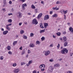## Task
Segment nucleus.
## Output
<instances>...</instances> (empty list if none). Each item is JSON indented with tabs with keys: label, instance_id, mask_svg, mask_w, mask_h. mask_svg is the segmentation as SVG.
Masks as SVG:
<instances>
[{
	"label": "nucleus",
	"instance_id": "79ce46f5",
	"mask_svg": "<svg viewBox=\"0 0 73 73\" xmlns=\"http://www.w3.org/2000/svg\"><path fill=\"white\" fill-rule=\"evenodd\" d=\"M67 73H72V72L70 71H67Z\"/></svg>",
	"mask_w": 73,
	"mask_h": 73
},
{
	"label": "nucleus",
	"instance_id": "72a5a7b5",
	"mask_svg": "<svg viewBox=\"0 0 73 73\" xmlns=\"http://www.w3.org/2000/svg\"><path fill=\"white\" fill-rule=\"evenodd\" d=\"M34 35V34L32 33H31L30 34V36H31V37H33V35Z\"/></svg>",
	"mask_w": 73,
	"mask_h": 73
},
{
	"label": "nucleus",
	"instance_id": "ddd939ff",
	"mask_svg": "<svg viewBox=\"0 0 73 73\" xmlns=\"http://www.w3.org/2000/svg\"><path fill=\"white\" fill-rule=\"evenodd\" d=\"M69 30L71 32L73 33V29L72 27H70L69 28Z\"/></svg>",
	"mask_w": 73,
	"mask_h": 73
},
{
	"label": "nucleus",
	"instance_id": "4be33fe9",
	"mask_svg": "<svg viewBox=\"0 0 73 73\" xmlns=\"http://www.w3.org/2000/svg\"><path fill=\"white\" fill-rule=\"evenodd\" d=\"M17 41H14L13 43V45L15 46V44H17Z\"/></svg>",
	"mask_w": 73,
	"mask_h": 73
},
{
	"label": "nucleus",
	"instance_id": "0e129e2a",
	"mask_svg": "<svg viewBox=\"0 0 73 73\" xmlns=\"http://www.w3.org/2000/svg\"><path fill=\"white\" fill-rule=\"evenodd\" d=\"M28 56H29V55H28V54H27L26 55V57L28 58Z\"/></svg>",
	"mask_w": 73,
	"mask_h": 73
},
{
	"label": "nucleus",
	"instance_id": "a18cd8bd",
	"mask_svg": "<svg viewBox=\"0 0 73 73\" xmlns=\"http://www.w3.org/2000/svg\"><path fill=\"white\" fill-rule=\"evenodd\" d=\"M6 29H8V31H10V30L11 29H10V28L9 27H7Z\"/></svg>",
	"mask_w": 73,
	"mask_h": 73
},
{
	"label": "nucleus",
	"instance_id": "f03ea898",
	"mask_svg": "<svg viewBox=\"0 0 73 73\" xmlns=\"http://www.w3.org/2000/svg\"><path fill=\"white\" fill-rule=\"evenodd\" d=\"M32 23L33 24H35V25H37L38 24V22L36 19H34L32 21Z\"/></svg>",
	"mask_w": 73,
	"mask_h": 73
},
{
	"label": "nucleus",
	"instance_id": "2eb2a0df",
	"mask_svg": "<svg viewBox=\"0 0 73 73\" xmlns=\"http://www.w3.org/2000/svg\"><path fill=\"white\" fill-rule=\"evenodd\" d=\"M63 38L64 42H65V41H66V37L64 36L63 37Z\"/></svg>",
	"mask_w": 73,
	"mask_h": 73
},
{
	"label": "nucleus",
	"instance_id": "0eeeda50",
	"mask_svg": "<svg viewBox=\"0 0 73 73\" xmlns=\"http://www.w3.org/2000/svg\"><path fill=\"white\" fill-rule=\"evenodd\" d=\"M54 69V68L53 67V66H50L49 68V70L50 71V72H52L53 71V70Z\"/></svg>",
	"mask_w": 73,
	"mask_h": 73
},
{
	"label": "nucleus",
	"instance_id": "338daca9",
	"mask_svg": "<svg viewBox=\"0 0 73 73\" xmlns=\"http://www.w3.org/2000/svg\"><path fill=\"white\" fill-rule=\"evenodd\" d=\"M53 38H56V36H54V35H53Z\"/></svg>",
	"mask_w": 73,
	"mask_h": 73
},
{
	"label": "nucleus",
	"instance_id": "4c0bfd02",
	"mask_svg": "<svg viewBox=\"0 0 73 73\" xmlns=\"http://www.w3.org/2000/svg\"><path fill=\"white\" fill-rule=\"evenodd\" d=\"M67 11V10L66 11H65L64 10V11L63 12V13H64V14H66V13H67V12H68Z\"/></svg>",
	"mask_w": 73,
	"mask_h": 73
},
{
	"label": "nucleus",
	"instance_id": "69168bd1",
	"mask_svg": "<svg viewBox=\"0 0 73 73\" xmlns=\"http://www.w3.org/2000/svg\"><path fill=\"white\" fill-rule=\"evenodd\" d=\"M59 9L58 8H57V7H56V10H58Z\"/></svg>",
	"mask_w": 73,
	"mask_h": 73
},
{
	"label": "nucleus",
	"instance_id": "6e6552de",
	"mask_svg": "<svg viewBox=\"0 0 73 73\" xmlns=\"http://www.w3.org/2000/svg\"><path fill=\"white\" fill-rule=\"evenodd\" d=\"M42 13H40L38 15V16L37 17V19H40L41 17V16H42Z\"/></svg>",
	"mask_w": 73,
	"mask_h": 73
},
{
	"label": "nucleus",
	"instance_id": "39448f33",
	"mask_svg": "<svg viewBox=\"0 0 73 73\" xmlns=\"http://www.w3.org/2000/svg\"><path fill=\"white\" fill-rule=\"evenodd\" d=\"M19 71H20V70H19V69L18 68L14 70L13 72V73H18L19 72Z\"/></svg>",
	"mask_w": 73,
	"mask_h": 73
},
{
	"label": "nucleus",
	"instance_id": "c756f323",
	"mask_svg": "<svg viewBox=\"0 0 73 73\" xmlns=\"http://www.w3.org/2000/svg\"><path fill=\"white\" fill-rule=\"evenodd\" d=\"M3 3L4 4H7V2H6V0H3Z\"/></svg>",
	"mask_w": 73,
	"mask_h": 73
},
{
	"label": "nucleus",
	"instance_id": "7c9ffc66",
	"mask_svg": "<svg viewBox=\"0 0 73 73\" xmlns=\"http://www.w3.org/2000/svg\"><path fill=\"white\" fill-rule=\"evenodd\" d=\"M8 53L10 55H12V52L11 51L8 52Z\"/></svg>",
	"mask_w": 73,
	"mask_h": 73
},
{
	"label": "nucleus",
	"instance_id": "f3484780",
	"mask_svg": "<svg viewBox=\"0 0 73 73\" xmlns=\"http://www.w3.org/2000/svg\"><path fill=\"white\" fill-rule=\"evenodd\" d=\"M7 50H10L11 49V46H8L7 47Z\"/></svg>",
	"mask_w": 73,
	"mask_h": 73
},
{
	"label": "nucleus",
	"instance_id": "473e14b6",
	"mask_svg": "<svg viewBox=\"0 0 73 73\" xmlns=\"http://www.w3.org/2000/svg\"><path fill=\"white\" fill-rule=\"evenodd\" d=\"M32 62H33V61H32V60H30L28 64H31V63H32Z\"/></svg>",
	"mask_w": 73,
	"mask_h": 73
},
{
	"label": "nucleus",
	"instance_id": "09e8293b",
	"mask_svg": "<svg viewBox=\"0 0 73 73\" xmlns=\"http://www.w3.org/2000/svg\"><path fill=\"white\" fill-rule=\"evenodd\" d=\"M28 53L29 54L31 53V51L29 50H28Z\"/></svg>",
	"mask_w": 73,
	"mask_h": 73
},
{
	"label": "nucleus",
	"instance_id": "20e7f679",
	"mask_svg": "<svg viewBox=\"0 0 73 73\" xmlns=\"http://www.w3.org/2000/svg\"><path fill=\"white\" fill-rule=\"evenodd\" d=\"M17 16L19 19L21 18V17L22 16L21 15L20 12H19L17 14Z\"/></svg>",
	"mask_w": 73,
	"mask_h": 73
},
{
	"label": "nucleus",
	"instance_id": "de8ad7c7",
	"mask_svg": "<svg viewBox=\"0 0 73 73\" xmlns=\"http://www.w3.org/2000/svg\"><path fill=\"white\" fill-rule=\"evenodd\" d=\"M25 0H20V1H21L22 2L24 3V2H25Z\"/></svg>",
	"mask_w": 73,
	"mask_h": 73
},
{
	"label": "nucleus",
	"instance_id": "4468645a",
	"mask_svg": "<svg viewBox=\"0 0 73 73\" xmlns=\"http://www.w3.org/2000/svg\"><path fill=\"white\" fill-rule=\"evenodd\" d=\"M44 27L45 28H46V27L48 26V24L46 23H44Z\"/></svg>",
	"mask_w": 73,
	"mask_h": 73
},
{
	"label": "nucleus",
	"instance_id": "052dcab7",
	"mask_svg": "<svg viewBox=\"0 0 73 73\" xmlns=\"http://www.w3.org/2000/svg\"><path fill=\"white\" fill-rule=\"evenodd\" d=\"M52 9H53V10H55V9H56V7H52Z\"/></svg>",
	"mask_w": 73,
	"mask_h": 73
},
{
	"label": "nucleus",
	"instance_id": "37998d69",
	"mask_svg": "<svg viewBox=\"0 0 73 73\" xmlns=\"http://www.w3.org/2000/svg\"><path fill=\"white\" fill-rule=\"evenodd\" d=\"M64 10L63 9L61 10L60 11L61 13H63V12H64Z\"/></svg>",
	"mask_w": 73,
	"mask_h": 73
},
{
	"label": "nucleus",
	"instance_id": "a19ab883",
	"mask_svg": "<svg viewBox=\"0 0 73 73\" xmlns=\"http://www.w3.org/2000/svg\"><path fill=\"white\" fill-rule=\"evenodd\" d=\"M36 42V44H40V42H39V41H37Z\"/></svg>",
	"mask_w": 73,
	"mask_h": 73
},
{
	"label": "nucleus",
	"instance_id": "49530a36",
	"mask_svg": "<svg viewBox=\"0 0 73 73\" xmlns=\"http://www.w3.org/2000/svg\"><path fill=\"white\" fill-rule=\"evenodd\" d=\"M8 15H9V16H11V15H13V14L12 13H9Z\"/></svg>",
	"mask_w": 73,
	"mask_h": 73
},
{
	"label": "nucleus",
	"instance_id": "774afa93",
	"mask_svg": "<svg viewBox=\"0 0 73 73\" xmlns=\"http://www.w3.org/2000/svg\"><path fill=\"white\" fill-rule=\"evenodd\" d=\"M60 18H58L57 19V20H60Z\"/></svg>",
	"mask_w": 73,
	"mask_h": 73
},
{
	"label": "nucleus",
	"instance_id": "ea45409f",
	"mask_svg": "<svg viewBox=\"0 0 73 73\" xmlns=\"http://www.w3.org/2000/svg\"><path fill=\"white\" fill-rule=\"evenodd\" d=\"M60 44H58V46H57V48H58V49H59V48H60Z\"/></svg>",
	"mask_w": 73,
	"mask_h": 73
},
{
	"label": "nucleus",
	"instance_id": "2f4dec72",
	"mask_svg": "<svg viewBox=\"0 0 73 73\" xmlns=\"http://www.w3.org/2000/svg\"><path fill=\"white\" fill-rule=\"evenodd\" d=\"M4 59V57L3 56H1V57L0 56V60H3Z\"/></svg>",
	"mask_w": 73,
	"mask_h": 73
},
{
	"label": "nucleus",
	"instance_id": "9b49d317",
	"mask_svg": "<svg viewBox=\"0 0 73 73\" xmlns=\"http://www.w3.org/2000/svg\"><path fill=\"white\" fill-rule=\"evenodd\" d=\"M30 47H31V48H33V47H35V44L32 43H31L29 45Z\"/></svg>",
	"mask_w": 73,
	"mask_h": 73
},
{
	"label": "nucleus",
	"instance_id": "dca6fc26",
	"mask_svg": "<svg viewBox=\"0 0 73 73\" xmlns=\"http://www.w3.org/2000/svg\"><path fill=\"white\" fill-rule=\"evenodd\" d=\"M45 29H44L43 30H40V33H44V32H45Z\"/></svg>",
	"mask_w": 73,
	"mask_h": 73
},
{
	"label": "nucleus",
	"instance_id": "423d86ee",
	"mask_svg": "<svg viewBox=\"0 0 73 73\" xmlns=\"http://www.w3.org/2000/svg\"><path fill=\"white\" fill-rule=\"evenodd\" d=\"M49 19V17L48 15H46L44 17V20H47Z\"/></svg>",
	"mask_w": 73,
	"mask_h": 73
},
{
	"label": "nucleus",
	"instance_id": "c85d7f7f",
	"mask_svg": "<svg viewBox=\"0 0 73 73\" xmlns=\"http://www.w3.org/2000/svg\"><path fill=\"white\" fill-rule=\"evenodd\" d=\"M8 22L9 23H12V20L11 19H9L8 20Z\"/></svg>",
	"mask_w": 73,
	"mask_h": 73
},
{
	"label": "nucleus",
	"instance_id": "a211bd4d",
	"mask_svg": "<svg viewBox=\"0 0 73 73\" xmlns=\"http://www.w3.org/2000/svg\"><path fill=\"white\" fill-rule=\"evenodd\" d=\"M25 53V50L24 49H23L22 51V52L21 53H22L21 55H23V54H24Z\"/></svg>",
	"mask_w": 73,
	"mask_h": 73
},
{
	"label": "nucleus",
	"instance_id": "bb28decb",
	"mask_svg": "<svg viewBox=\"0 0 73 73\" xmlns=\"http://www.w3.org/2000/svg\"><path fill=\"white\" fill-rule=\"evenodd\" d=\"M24 33V31L23 30H21L20 31V33L21 34H23Z\"/></svg>",
	"mask_w": 73,
	"mask_h": 73
},
{
	"label": "nucleus",
	"instance_id": "8fccbe9b",
	"mask_svg": "<svg viewBox=\"0 0 73 73\" xmlns=\"http://www.w3.org/2000/svg\"><path fill=\"white\" fill-rule=\"evenodd\" d=\"M23 8V10H25V7H24L23 6H22Z\"/></svg>",
	"mask_w": 73,
	"mask_h": 73
},
{
	"label": "nucleus",
	"instance_id": "9d476101",
	"mask_svg": "<svg viewBox=\"0 0 73 73\" xmlns=\"http://www.w3.org/2000/svg\"><path fill=\"white\" fill-rule=\"evenodd\" d=\"M45 65L43 64H41L40 65L39 68H40V69H41V68H45Z\"/></svg>",
	"mask_w": 73,
	"mask_h": 73
},
{
	"label": "nucleus",
	"instance_id": "1a4fd4ad",
	"mask_svg": "<svg viewBox=\"0 0 73 73\" xmlns=\"http://www.w3.org/2000/svg\"><path fill=\"white\" fill-rule=\"evenodd\" d=\"M8 33V31H4L3 32V35H6L7 33Z\"/></svg>",
	"mask_w": 73,
	"mask_h": 73
},
{
	"label": "nucleus",
	"instance_id": "393cba45",
	"mask_svg": "<svg viewBox=\"0 0 73 73\" xmlns=\"http://www.w3.org/2000/svg\"><path fill=\"white\" fill-rule=\"evenodd\" d=\"M16 66H17V64L16 63H14L13 64V66L14 67H15Z\"/></svg>",
	"mask_w": 73,
	"mask_h": 73
},
{
	"label": "nucleus",
	"instance_id": "cd10ccee",
	"mask_svg": "<svg viewBox=\"0 0 73 73\" xmlns=\"http://www.w3.org/2000/svg\"><path fill=\"white\" fill-rule=\"evenodd\" d=\"M31 8H32V9H35L36 7H35V6L33 5H31Z\"/></svg>",
	"mask_w": 73,
	"mask_h": 73
},
{
	"label": "nucleus",
	"instance_id": "3c124183",
	"mask_svg": "<svg viewBox=\"0 0 73 73\" xmlns=\"http://www.w3.org/2000/svg\"><path fill=\"white\" fill-rule=\"evenodd\" d=\"M64 20H66V15H65L64 14Z\"/></svg>",
	"mask_w": 73,
	"mask_h": 73
},
{
	"label": "nucleus",
	"instance_id": "603ef678",
	"mask_svg": "<svg viewBox=\"0 0 73 73\" xmlns=\"http://www.w3.org/2000/svg\"><path fill=\"white\" fill-rule=\"evenodd\" d=\"M33 73H37V72L36 70H34L33 71Z\"/></svg>",
	"mask_w": 73,
	"mask_h": 73
},
{
	"label": "nucleus",
	"instance_id": "e2e57ef3",
	"mask_svg": "<svg viewBox=\"0 0 73 73\" xmlns=\"http://www.w3.org/2000/svg\"><path fill=\"white\" fill-rule=\"evenodd\" d=\"M41 3L43 4H44V1H41Z\"/></svg>",
	"mask_w": 73,
	"mask_h": 73
},
{
	"label": "nucleus",
	"instance_id": "13d9d810",
	"mask_svg": "<svg viewBox=\"0 0 73 73\" xmlns=\"http://www.w3.org/2000/svg\"><path fill=\"white\" fill-rule=\"evenodd\" d=\"M63 34L64 35H65L66 34V31H64V32H63Z\"/></svg>",
	"mask_w": 73,
	"mask_h": 73
},
{
	"label": "nucleus",
	"instance_id": "c9c22d12",
	"mask_svg": "<svg viewBox=\"0 0 73 73\" xmlns=\"http://www.w3.org/2000/svg\"><path fill=\"white\" fill-rule=\"evenodd\" d=\"M41 39L42 41H44L45 40V37H42L41 38Z\"/></svg>",
	"mask_w": 73,
	"mask_h": 73
},
{
	"label": "nucleus",
	"instance_id": "7ed1b4c3",
	"mask_svg": "<svg viewBox=\"0 0 73 73\" xmlns=\"http://www.w3.org/2000/svg\"><path fill=\"white\" fill-rule=\"evenodd\" d=\"M45 52L44 55L46 56H47L48 55H49V54H50V51H44L43 52V53Z\"/></svg>",
	"mask_w": 73,
	"mask_h": 73
},
{
	"label": "nucleus",
	"instance_id": "412c9836",
	"mask_svg": "<svg viewBox=\"0 0 73 73\" xmlns=\"http://www.w3.org/2000/svg\"><path fill=\"white\" fill-rule=\"evenodd\" d=\"M58 16L56 14H54V15H52V17H57Z\"/></svg>",
	"mask_w": 73,
	"mask_h": 73
},
{
	"label": "nucleus",
	"instance_id": "5701e85b",
	"mask_svg": "<svg viewBox=\"0 0 73 73\" xmlns=\"http://www.w3.org/2000/svg\"><path fill=\"white\" fill-rule=\"evenodd\" d=\"M22 7H27V5L26 3L23 4L22 5Z\"/></svg>",
	"mask_w": 73,
	"mask_h": 73
},
{
	"label": "nucleus",
	"instance_id": "a878e982",
	"mask_svg": "<svg viewBox=\"0 0 73 73\" xmlns=\"http://www.w3.org/2000/svg\"><path fill=\"white\" fill-rule=\"evenodd\" d=\"M56 35H57L58 36H60V35H61V33L60 32H58V33H56Z\"/></svg>",
	"mask_w": 73,
	"mask_h": 73
},
{
	"label": "nucleus",
	"instance_id": "5fc2aeb1",
	"mask_svg": "<svg viewBox=\"0 0 73 73\" xmlns=\"http://www.w3.org/2000/svg\"><path fill=\"white\" fill-rule=\"evenodd\" d=\"M49 61H50V62H53V60L52 59H50L49 60Z\"/></svg>",
	"mask_w": 73,
	"mask_h": 73
},
{
	"label": "nucleus",
	"instance_id": "f8f14e48",
	"mask_svg": "<svg viewBox=\"0 0 73 73\" xmlns=\"http://www.w3.org/2000/svg\"><path fill=\"white\" fill-rule=\"evenodd\" d=\"M40 28H42V29H44V26H43V25H42V23H40Z\"/></svg>",
	"mask_w": 73,
	"mask_h": 73
},
{
	"label": "nucleus",
	"instance_id": "864d4df0",
	"mask_svg": "<svg viewBox=\"0 0 73 73\" xmlns=\"http://www.w3.org/2000/svg\"><path fill=\"white\" fill-rule=\"evenodd\" d=\"M53 13V11H51L50 12V14L51 15H52V14Z\"/></svg>",
	"mask_w": 73,
	"mask_h": 73
},
{
	"label": "nucleus",
	"instance_id": "680f3d73",
	"mask_svg": "<svg viewBox=\"0 0 73 73\" xmlns=\"http://www.w3.org/2000/svg\"><path fill=\"white\" fill-rule=\"evenodd\" d=\"M11 11L12 12H13V11H14V9H13V8H12Z\"/></svg>",
	"mask_w": 73,
	"mask_h": 73
},
{
	"label": "nucleus",
	"instance_id": "6e6d98bb",
	"mask_svg": "<svg viewBox=\"0 0 73 73\" xmlns=\"http://www.w3.org/2000/svg\"><path fill=\"white\" fill-rule=\"evenodd\" d=\"M21 24H22V23H19V25L20 26H21Z\"/></svg>",
	"mask_w": 73,
	"mask_h": 73
},
{
	"label": "nucleus",
	"instance_id": "c03bdc74",
	"mask_svg": "<svg viewBox=\"0 0 73 73\" xmlns=\"http://www.w3.org/2000/svg\"><path fill=\"white\" fill-rule=\"evenodd\" d=\"M38 12V10H37V9H35V12H36V13H37Z\"/></svg>",
	"mask_w": 73,
	"mask_h": 73
},
{
	"label": "nucleus",
	"instance_id": "aec40b11",
	"mask_svg": "<svg viewBox=\"0 0 73 73\" xmlns=\"http://www.w3.org/2000/svg\"><path fill=\"white\" fill-rule=\"evenodd\" d=\"M60 65L58 64H56L54 65V67H59Z\"/></svg>",
	"mask_w": 73,
	"mask_h": 73
},
{
	"label": "nucleus",
	"instance_id": "e433bc0d",
	"mask_svg": "<svg viewBox=\"0 0 73 73\" xmlns=\"http://www.w3.org/2000/svg\"><path fill=\"white\" fill-rule=\"evenodd\" d=\"M21 65L22 66V65H25V63L24 62H21Z\"/></svg>",
	"mask_w": 73,
	"mask_h": 73
},
{
	"label": "nucleus",
	"instance_id": "b1692460",
	"mask_svg": "<svg viewBox=\"0 0 73 73\" xmlns=\"http://www.w3.org/2000/svg\"><path fill=\"white\" fill-rule=\"evenodd\" d=\"M23 38L24 39H27V36L25 35H24L23 36Z\"/></svg>",
	"mask_w": 73,
	"mask_h": 73
},
{
	"label": "nucleus",
	"instance_id": "6ab92c4d",
	"mask_svg": "<svg viewBox=\"0 0 73 73\" xmlns=\"http://www.w3.org/2000/svg\"><path fill=\"white\" fill-rule=\"evenodd\" d=\"M67 45H68V42H65L64 44V46H67Z\"/></svg>",
	"mask_w": 73,
	"mask_h": 73
},
{
	"label": "nucleus",
	"instance_id": "f704fd0d",
	"mask_svg": "<svg viewBox=\"0 0 73 73\" xmlns=\"http://www.w3.org/2000/svg\"><path fill=\"white\" fill-rule=\"evenodd\" d=\"M61 3V2L60 1H58L57 2H56V4H60Z\"/></svg>",
	"mask_w": 73,
	"mask_h": 73
},
{
	"label": "nucleus",
	"instance_id": "58836bf2",
	"mask_svg": "<svg viewBox=\"0 0 73 73\" xmlns=\"http://www.w3.org/2000/svg\"><path fill=\"white\" fill-rule=\"evenodd\" d=\"M44 70H45V69H44V68H42L41 69V71H42V72H43V71H44Z\"/></svg>",
	"mask_w": 73,
	"mask_h": 73
},
{
	"label": "nucleus",
	"instance_id": "f257e3e1",
	"mask_svg": "<svg viewBox=\"0 0 73 73\" xmlns=\"http://www.w3.org/2000/svg\"><path fill=\"white\" fill-rule=\"evenodd\" d=\"M65 52H66V53H68V50L66 48H63V50H61V53L62 54H66Z\"/></svg>",
	"mask_w": 73,
	"mask_h": 73
},
{
	"label": "nucleus",
	"instance_id": "bf43d9fd",
	"mask_svg": "<svg viewBox=\"0 0 73 73\" xmlns=\"http://www.w3.org/2000/svg\"><path fill=\"white\" fill-rule=\"evenodd\" d=\"M27 66H29V65H30L29 63L27 64Z\"/></svg>",
	"mask_w": 73,
	"mask_h": 73
},
{
	"label": "nucleus",
	"instance_id": "4d7b16f0",
	"mask_svg": "<svg viewBox=\"0 0 73 73\" xmlns=\"http://www.w3.org/2000/svg\"><path fill=\"white\" fill-rule=\"evenodd\" d=\"M9 4H11L12 3V1H9Z\"/></svg>",
	"mask_w": 73,
	"mask_h": 73
}]
</instances>
